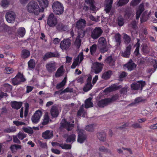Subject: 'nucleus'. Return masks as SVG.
<instances>
[{
  "instance_id": "obj_26",
  "label": "nucleus",
  "mask_w": 157,
  "mask_h": 157,
  "mask_svg": "<svg viewBox=\"0 0 157 157\" xmlns=\"http://www.w3.org/2000/svg\"><path fill=\"white\" fill-rule=\"evenodd\" d=\"M30 55L29 51L26 49H24L21 51V57L23 59L28 57Z\"/></svg>"
},
{
  "instance_id": "obj_31",
  "label": "nucleus",
  "mask_w": 157,
  "mask_h": 157,
  "mask_svg": "<svg viewBox=\"0 0 157 157\" xmlns=\"http://www.w3.org/2000/svg\"><path fill=\"white\" fill-rule=\"evenodd\" d=\"M39 2L40 6H41L42 8L47 7L48 5V0H37Z\"/></svg>"
},
{
  "instance_id": "obj_9",
  "label": "nucleus",
  "mask_w": 157,
  "mask_h": 157,
  "mask_svg": "<svg viewBox=\"0 0 157 157\" xmlns=\"http://www.w3.org/2000/svg\"><path fill=\"white\" fill-rule=\"evenodd\" d=\"M145 85V81H140L132 83L131 85V89L133 90H137L141 88L140 90H142L143 87Z\"/></svg>"
},
{
  "instance_id": "obj_36",
  "label": "nucleus",
  "mask_w": 157,
  "mask_h": 157,
  "mask_svg": "<svg viewBox=\"0 0 157 157\" xmlns=\"http://www.w3.org/2000/svg\"><path fill=\"white\" fill-rule=\"evenodd\" d=\"M123 38L124 40V42L126 44H128L131 41V38L127 34L125 33L123 34Z\"/></svg>"
},
{
  "instance_id": "obj_34",
  "label": "nucleus",
  "mask_w": 157,
  "mask_h": 157,
  "mask_svg": "<svg viewBox=\"0 0 157 157\" xmlns=\"http://www.w3.org/2000/svg\"><path fill=\"white\" fill-rule=\"evenodd\" d=\"M16 131V128L15 126H12L4 129V131L6 133L14 132Z\"/></svg>"
},
{
  "instance_id": "obj_60",
  "label": "nucleus",
  "mask_w": 157,
  "mask_h": 157,
  "mask_svg": "<svg viewBox=\"0 0 157 157\" xmlns=\"http://www.w3.org/2000/svg\"><path fill=\"white\" fill-rule=\"evenodd\" d=\"M64 27V25L62 23H59L57 25L56 28L59 30H62L63 29Z\"/></svg>"
},
{
  "instance_id": "obj_59",
  "label": "nucleus",
  "mask_w": 157,
  "mask_h": 157,
  "mask_svg": "<svg viewBox=\"0 0 157 157\" xmlns=\"http://www.w3.org/2000/svg\"><path fill=\"white\" fill-rule=\"evenodd\" d=\"M144 5L143 3L141 4L139 6L138 10V12H140L142 13V12L144 11Z\"/></svg>"
},
{
  "instance_id": "obj_18",
  "label": "nucleus",
  "mask_w": 157,
  "mask_h": 157,
  "mask_svg": "<svg viewBox=\"0 0 157 157\" xmlns=\"http://www.w3.org/2000/svg\"><path fill=\"white\" fill-rule=\"evenodd\" d=\"M109 99H108L107 98H105L98 101V102L97 105L99 107H104L109 104Z\"/></svg>"
},
{
  "instance_id": "obj_48",
  "label": "nucleus",
  "mask_w": 157,
  "mask_h": 157,
  "mask_svg": "<svg viewBox=\"0 0 157 157\" xmlns=\"http://www.w3.org/2000/svg\"><path fill=\"white\" fill-rule=\"evenodd\" d=\"M121 36L119 33H117L115 35V38L116 42L117 44H120L121 43Z\"/></svg>"
},
{
  "instance_id": "obj_5",
  "label": "nucleus",
  "mask_w": 157,
  "mask_h": 157,
  "mask_svg": "<svg viewBox=\"0 0 157 157\" xmlns=\"http://www.w3.org/2000/svg\"><path fill=\"white\" fill-rule=\"evenodd\" d=\"M57 23V19L53 13L50 14L47 19V23L50 27L55 26Z\"/></svg>"
},
{
  "instance_id": "obj_46",
  "label": "nucleus",
  "mask_w": 157,
  "mask_h": 157,
  "mask_svg": "<svg viewBox=\"0 0 157 157\" xmlns=\"http://www.w3.org/2000/svg\"><path fill=\"white\" fill-rule=\"evenodd\" d=\"M80 38L77 36L75 42V45L78 48H79L81 45V40Z\"/></svg>"
},
{
  "instance_id": "obj_47",
  "label": "nucleus",
  "mask_w": 157,
  "mask_h": 157,
  "mask_svg": "<svg viewBox=\"0 0 157 157\" xmlns=\"http://www.w3.org/2000/svg\"><path fill=\"white\" fill-rule=\"evenodd\" d=\"M117 89V87L113 86L106 88L105 89V90L107 92H110L113 91Z\"/></svg>"
},
{
  "instance_id": "obj_56",
  "label": "nucleus",
  "mask_w": 157,
  "mask_h": 157,
  "mask_svg": "<svg viewBox=\"0 0 157 157\" xmlns=\"http://www.w3.org/2000/svg\"><path fill=\"white\" fill-rule=\"evenodd\" d=\"M117 21V24L120 26H122L124 24V19L122 18L118 17Z\"/></svg>"
},
{
  "instance_id": "obj_40",
  "label": "nucleus",
  "mask_w": 157,
  "mask_h": 157,
  "mask_svg": "<svg viewBox=\"0 0 157 157\" xmlns=\"http://www.w3.org/2000/svg\"><path fill=\"white\" fill-rule=\"evenodd\" d=\"M79 61V57H77L75 59L72 64L71 66V68L72 69L75 68L76 67V66H77L78 65Z\"/></svg>"
},
{
  "instance_id": "obj_29",
  "label": "nucleus",
  "mask_w": 157,
  "mask_h": 157,
  "mask_svg": "<svg viewBox=\"0 0 157 157\" xmlns=\"http://www.w3.org/2000/svg\"><path fill=\"white\" fill-rule=\"evenodd\" d=\"M97 137L100 140L104 142L105 140L106 134L104 132H99L98 134Z\"/></svg>"
},
{
  "instance_id": "obj_10",
  "label": "nucleus",
  "mask_w": 157,
  "mask_h": 157,
  "mask_svg": "<svg viewBox=\"0 0 157 157\" xmlns=\"http://www.w3.org/2000/svg\"><path fill=\"white\" fill-rule=\"evenodd\" d=\"M42 115V112L40 110L36 111L32 117L31 120L32 122L34 123H37L39 121Z\"/></svg>"
},
{
  "instance_id": "obj_63",
  "label": "nucleus",
  "mask_w": 157,
  "mask_h": 157,
  "mask_svg": "<svg viewBox=\"0 0 157 157\" xmlns=\"http://www.w3.org/2000/svg\"><path fill=\"white\" fill-rule=\"evenodd\" d=\"M13 142L14 143H16L18 144H20L21 142L17 138V136H13Z\"/></svg>"
},
{
  "instance_id": "obj_7",
  "label": "nucleus",
  "mask_w": 157,
  "mask_h": 157,
  "mask_svg": "<svg viewBox=\"0 0 157 157\" xmlns=\"http://www.w3.org/2000/svg\"><path fill=\"white\" fill-rule=\"evenodd\" d=\"M103 32V30L101 27H96L91 31V37L94 40L97 39L101 35Z\"/></svg>"
},
{
  "instance_id": "obj_17",
  "label": "nucleus",
  "mask_w": 157,
  "mask_h": 157,
  "mask_svg": "<svg viewBox=\"0 0 157 157\" xmlns=\"http://www.w3.org/2000/svg\"><path fill=\"white\" fill-rule=\"evenodd\" d=\"M92 28L89 27L86 29L85 31L83 29H78V36L77 37L80 38L83 37L85 35V32L88 31H90L92 30Z\"/></svg>"
},
{
  "instance_id": "obj_51",
  "label": "nucleus",
  "mask_w": 157,
  "mask_h": 157,
  "mask_svg": "<svg viewBox=\"0 0 157 157\" xmlns=\"http://www.w3.org/2000/svg\"><path fill=\"white\" fill-rule=\"evenodd\" d=\"M28 65L29 67L33 68L35 67V62L33 59H31L28 62Z\"/></svg>"
},
{
  "instance_id": "obj_38",
  "label": "nucleus",
  "mask_w": 157,
  "mask_h": 157,
  "mask_svg": "<svg viewBox=\"0 0 157 157\" xmlns=\"http://www.w3.org/2000/svg\"><path fill=\"white\" fill-rule=\"evenodd\" d=\"M129 0H119L117 2V5L118 7L124 6L128 3Z\"/></svg>"
},
{
  "instance_id": "obj_43",
  "label": "nucleus",
  "mask_w": 157,
  "mask_h": 157,
  "mask_svg": "<svg viewBox=\"0 0 157 157\" xmlns=\"http://www.w3.org/2000/svg\"><path fill=\"white\" fill-rule=\"evenodd\" d=\"M98 42L101 46L107 45L106 41L105 38L103 37L100 38L99 39Z\"/></svg>"
},
{
  "instance_id": "obj_16",
  "label": "nucleus",
  "mask_w": 157,
  "mask_h": 157,
  "mask_svg": "<svg viewBox=\"0 0 157 157\" xmlns=\"http://www.w3.org/2000/svg\"><path fill=\"white\" fill-rule=\"evenodd\" d=\"M50 113L52 117H57L59 114L58 107L55 105L52 106L50 110Z\"/></svg>"
},
{
  "instance_id": "obj_61",
  "label": "nucleus",
  "mask_w": 157,
  "mask_h": 157,
  "mask_svg": "<svg viewBox=\"0 0 157 157\" xmlns=\"http://www.w3.org/2000/svg\"><path fill=\"white\" fill-rule=\"evenodd\" d=\"M99 150L100 151L103 152H109L110 151L108 149L106 148L104 146H101L99 148Z\"/></svg>"
},
{
  "instance_id": "obj_21",
  "label": "nucleus",
  "mask_w": 157,
  "mask_h": 157,
  "mask_svg": "<svg viewBox=\"0 0 157 157\" xmlns=\"http://www.w3.org/2000/svg\"><path fill=\"white\" fill-rule=\"evenodd\" d=\"M53 136V132L48 130L43 132L42 134V136L44 139H50L52 138Z\"/></svg>"
},
{
  "instance_id": "obj_50",
  "label": "nucleus",
  "mask_w": 157,
  "mask_h": 157,
  "mask_svg": "<svg viewBox=\"0 0 157 157\" xmlns=\"http://www.w3.org/2000/svg\"><path fill=\"white\" fill-rule=\"evenodd\" d=\"M13 70L12 68L10 67H6L4 70V73L6 74H10L12 73Z\"/></svg>"
},
{
  "instance_id": "obj_52",
  "label": "nucleus",
  "mask_w": 157,
  "mask_h": 157,
  "mask_svg": "<svg viewBox=\"0 0 157 157\" xmlns=\"http://www.w3.org/2000/svg\"><path fill=\"white\" fill-rule=\"evenodd\" d=\"M17 136L19 139L22 140L26 137V135L24 133L20 132L17 134Z\"/></svg>"
},
{
  "instance_id": "obj_53",
  "label": "nucleus",
  "mask_w": 157,
  "mask_h": 157,
  "mask_svg": "<svg viewBox=\"0 0 157 157\" xmlns=\"http://www.w3.org/2000/svg\"><path fill=\"white\" fill-rule=\"evenodd\" d=\"M127 75V73L124 71H122L120 72L119 74V77L121 80H122V79L125 77Z\"/></svg>"
},
{
  "instance_id": "obj_30",
  "label": "nucleus",
  "mask_w": 157,
  "mask_h": 157,
  "mask_svg": "<svg viewBox=\"0 0 157 157\" xmlns=\"http://www.w3.org/2000/svg\"><path fill=\"white\" fill-rule=\"evenodd\" d=\"M25 29L23 27L19 28L17 32V34L18 36L21 37H23L25 35Z\"/></svg>"
},
{
  "instance_id": "obj_8",
  "label": "nucleus",
  "mask_w": 157,
  "mask_h": 157,
  "mask_svg": "<svg viewBox=\"0 0 157 157\" xmlns=\"http://www.w3.org/2000/svg\"><path fill=\"white\" fill-rule=\"evenodd\" d=\"M5 18L6 21L8 23H12L15 20L16 14L13 11L11 10L8 11L6 13Z\"/></svg>"
},
{
  "instance_id": "obj_32",
  "label": "nucleus",
  "mask_w": 157,
  "mask_h": 157,
  "mask_svg": "<svg viewBox=\"0 0 157 157\" xmlns=\"http://www.w3.org/2000/svg\"><path fill=\"white\" fill-rule=\"evenodd\" d=\"M76 135L75 134H73L69 136H68L65 141L66 142L71 143V142H73L75 140Z\"/></svg>"
},
{
  "instance_id": "obj_49",
  "label": "nucleus",
  "mask_w": 157,
  "mask_h": 157,
  "mask_svg": "<svg viewBox=\"0 0 157 157\" xmlns=\"http://www.w3.org/2000/svg\"><path fill=\"white\" fill-rule=\"evenodd\" d=\"M100 51L101 53H105L107 52L108 50V47L107 45L101 46L100 48Z\"/></svg>"
},
{
  "instance_id": "obj_19",
  "label": "nucleus",
  "mask_w": 157,
  "mask_h": 157,
  "mask_svg": "<svg viewBox=\"0 0 157 157\" xmlns=\"http://www.w3.org/2000/svg\"><path fill=\"white\" fill-rule=\"evenodd\" d=\"M131 48V46L130 45H128L124 51L122 52L121 56L124 57L128 58L130 55Z\"/></svg>"
},
{
  "instance_id": "obj_4",
  "label": "nucleus",
  "mask_w": 157,
  "mask_h": 157,
  "mask_svg": "<svg viewBox=\"0 0 157 157\" xmlns=\"http://www.w3.org/2000/svg\"><path fill=\"white\" fill-rule=\"evenodd\" d=\"M25 80L23 75L19 72L14 78L12 79V84L15 86L20 84L21 82H24Z\"/></svg>"
},
{
  "instance_id": "obj_1",
  "label": "nucleus",
  "mask_w": 157,
  "mask_h": 157,
  "mask_svg": "<svg viewBox=\"0 0 157 157\" xmlns=\"http://www.w3.org/2000/svg\"><path fill=\"white\" fill-rule=\"evenodd\" d=\"M26 7L29 12L33 13L36 15H38L41 11L37 3L35 1L29 2Z\"/></svg>"
},
{
  "instance_id": "obj_28",
  "label": "nucleus",
  "mask_w": 157,
  "mask_h": 157,
  "mask_svg": "<svg viewBox=\"0 0 157 157\" xmlns=\"http://www.w3.org/2000/svg\"><path fill=\"white\" fill-rule=\"evenodd\" d=\"M22 105V103L21 102H17L16 101L12 102L11 104L12 108L16 109H20Z\"/></svg>"
},
{
  "instance_id": "obj_35",
  "label": "nucleus",
  "mask_w": 157,
  "mask_h": 157,
  "mask_svg": "<svg viewBox=\"0 0 157 157\" xmlns=\"http://www.w3.org/2000/svg\"><path fill=\"white\" fill-rule=\"evenodd\" d=\"M3 89L6 92H10L12 90V86L8 83L5 84L2 86Z\"/></svg>"
},
{
  "instance_id": "obj_39",
  "label": "nucleus",
  "mask_w": 157,
  "mask_h": 157,
  "mask_svg": "<svg viewBox=\"0 0 157 157\" xmlns=\"http://www.w3.org/2000/svg\"><path fill=\"white\" fill-rule=\"evenodd\" d=\"M59 145L60 147L63 149H70L71 148V145L67 144H61L60 145Z\"/></svg>"
},
{
  "instance_id": "obj_25",
  "label": "nucleus",
  "mask_w": 157,
  "mask_h": 157,
  "mask_svg": "<svg viewBox=\"0 0 157 157\" xmlns=\"http://www.w3.org/2000/svg\"><path fill=\"white\" fill-rule=\"evenodd\" d=\"M49 121H51V120L50 119L48 113L47 112L44 116L43 121L42 123V125H46L49 123Z\"/></svg>"
},
{
  "instance_id": "obj_12",
  "label": "nucleus",
  "mask_w": 157,
  "mask_h": 157,
  "mask_svg": "<svg viewBox=\"0 0 157 157\" xmlns=\"http://www.w3.org/2000/svg\"><path fill=\"white\" fill-rule=\"evenodd\" d=\"M79 132H78V138L77 141L78 142L80 143H83L86 139V136L85 135L83 134L84 131L81 130H78Z\"/></svg>"
},
{
  "instance_id": "obj_45",
  "label": "nucleus",
  "mask_w": 157,
  "mask_h": 157,
  "mask_svg": "<svg viewBox=\"0 0 157 157\" xmlns=\"http://www.w3.org/2000/svg\"><path fill=\"white\" fill-rule=\"evenodd\" d=\"M9 4V2L7 0H2L1 2V5L4 8H6Z\"/></svg>"
},
{
  "instance_id": "obj_14",
  "label": "nucleus",
  "mask_w": 157,
  "mask_h": 157,
  "mask_svg": "<svg viewBox=\"0 0 157 157\" xmlns=\"http://www.w3.org/2000/svg\"><path fill=\"white\" fill-rule=\"evenodd\" d=\"M92 77L91 75H89L87 79V83L84 87L83 90L85 92H87L90 90L92 87L91 80Z\"/></svg>"
},
{
  "instance_id": "obj_54",
  "label": "nucleus",
  "mask_w": 157,
  "mask_h": 157,
  "mask_svg": "<svg viewBox=\"0 0 157 157\" xmlns=\"http://www.w3.org/2000/svg\"><path fill=\"white\" fill-rule=\"evenodd\" d=\"M84 105L82 104L81 106L80 107L79 110H78L77 113V116H81L82 114L84 112L83 109Z\"/></svg>"
},
{
  "instance_id": "obj_20",
  "label": "nucleus",
  "mask_w": 157,
  "mask_h": 157,
  "mask_svg": "<svg viewBox=\"0 0 157 157\" xmlns=\"http://www.w3.org/2000/svg\"><path fill=\"white\" fill-rule=\"evenodd\" d=\"M86 21L84 19H81L77 21L76 23V27L78 29H83L86 26Z\"/></svg>"
},
{
  "instance_id": "obj_58",
  "label": "nucleus",
  "mask_w": 157,
  "mask_h": 157,
  "mask_svg": "<svg viewBox=\"0 0 157 157\" xmlns=\"http://www.w3.org/2000/svg\"><path fill=\"white\" fill-rule=\"evenodd\" d=\"M141 0H132L131 2V5L133 6L137 5Z\"/></svg>"
},
{
  "instance_id": "obj_2",
  "label": "nucleus",
  "mask_w": 157,
  "mask_h": 157,
  "mask_svg": "<svg viewBox=\"0 0 157 157\" xmlns=\"http://www.w3.org/2000/svg\"><path fill=\"white\" fill-rule=\"evenodd\" d=\"M52 8L53 12L57 15H61L63 12L64 7L63 5L58 1L54 2L52 5Z\"/></svg>"
},
{
  "instance_id": "obj_15",
  "label": "nucleus",
  "mask_w": 157,
  "mask_h": 157,
  "mask_svg": "<svg viewBox=\"0 0 157 157\" xmlns=\"http://www.w3.org/2000/svg\"><path fill=\"white\" fill-rule=\"evenodd\" d=\"M136 67V65L133 62L132 60H130L124 66V69H127L130 71L133 70Z\"/></svg>"
},
{
  "instance_id": "obj_33",
  "label": "nucleus",
  "mask_w": 157,
  "mask_h": 157,
  "mask_svg": "<svg viewBox=\"0 0 157 157\" xmlns=\"http://www.w3.org/2000/svg\"><path fill=\"white\" fill-rule=\"evenodd\" d=\"M105 61L108 63L110 66H113L115 65V60L113 59L111 56L107 57Z\"/></svg>"
},
{
  "instance_id": "obj_57",
  "label": "nucleus",
  "mask_w": 157,
  "mask_h": 157,
  "mask_svg": "<svg viewBox=\"0 0 157 157\" xmlns=\"http://www.w3.org/2000/svg\"><path fill=\"white\" fill-rule=\"evenodd\" d=\"M13 123L14 124L16 125L17 126H19L20 125H25V123L21 121H13Z\"/></svg>"
},
{
  "instance_id": "obj_23",
  "label": "nucleus",
  "mask_w": 157,
  "mask_h": 157,
  "mask_svg": "<svg viewBox=\"0 0 157 157\" xmlns=\"http://www.w3.org/2000/svg\"><path fill=\"white\" fill-rule=\"evenodd\" d=\"M92 98L90 97L85 101L84 106L87 109L93 107V103L92 101Z\"/></svg>"
},
{
  "instance_id": "obj_42",
  "label": "nucleus",
  "mask_w": 157,
  "mask_h": 157,
  "mask_svg": "<svg viewBox=\"0 0 157 157\" xmlns=\"http://www.w3.org/2000/svg\"><path fill=\"white\" fill-rule=\"evenodd\" d=\"M95 125L94 124H91L87 125L85 129L87 131L89 132H93L94 131Z\"/></svg>"
},
{
  "instance_id": "obj_64",
  "label": "nucleus",
  "mask_w": 157,
  "mask_h": 157,
  "mask_svg": "<svg viewBox=\"0 0 157 157\" xmlns=\"http://www.w3.org/2000/svg\"><path fill=\"white\" fill-rule=\"evenodd\" d=\"M62 74V71L60 68L57 71L55 74V76L56 77H59Z\"/></svg>"
},
{
  "instance_id": "obj_24",
  "label": "nucleus",
  "mask_w": 157,
  "mask_h": 157,
  "mask_svg": "<svg viewBox=\"0 0 157 157\" xmlns=\"http://www.w3.org/2000/svg\"><path fill=\"white\" fill-rule=\"evenodd\" d=\"M112 74V71L110 70L105 71L103 74L101 78L105 80L108 79L110 78Z\"/></svg>"
},
{
  "instance_id": "obj_62",
  "label": "nucleus",
  "mask_w": 157,
  "mask_h": 157,
  "mask_svg": "<svg viewBox=\"0 0 157 157\" xmlns=\"http://www.w3.org/2000/svg\"><path fill=\"white\" fill-rule=\"evenodd\" d=\"M145 12L143 13V16L140 18L141 22V23L146 21L147 20V17L144 16V14H145Z\"/></svg>"
},
{
  "instance_id": "obj_3",
  "label": "nucleus",
  "mask_w": 157,
  "mask_h": 157,
  "mask_svg": "<svg viewBox=\"0 0 157 157\" xmlns=\"http://www.w3.org/2000/svg\"><path fill=\"white\" fill-rule=\"evenodd\" d=\"M74 127V124H71L66 121L65 119L62 120L61 123L60 125L59 129L61 130H63V128H65L68 131H71Z\"/></svg>"
},
{
  "instance_id": "obj_27",
  "label": "nucleus",
  "mask_w": 157,
  "mask_h": 157,
  "mask_svg": "<svg viewBox=\"0 0 157 157\" xmlns=\"http://www.w3.org/2000/svg\"><path fill=\"white\" fill-rule=\"evenodd\" d=\"M22 146L20 145L14 144L11 145L10 148L13 153L16 151L21 149Z\"/></svg>"
},
{
  "instance_id": "obj_11",
  "label": "nucleus",
  "mask_w": 157,
  "mask_h": 157,
  "mask_svg": "<svg viewBox=\"0 0 157 157\" xmlns=\"http://www.w3.org/2000/svg\"><path fill=\"white\" fill-rule=\"evenodd\" d=\"M93 71L96 74L100 72L103 68L102 64L101 63H94L92 67Z\"/></svg>"
},
{
  "instance_id": "obj_41",
  "label": "nucleus",
  "mask_w": 157,
  "mask_h": 157,
  "mask_svg": "<svg viewBox=\"0 0 157 157\" xmlns=\"http://www.w3.org/2000/svg\"><path fill=\"white\" fill-rule=\"evenodd\" d=\"M47 56L48 58H50L52 57H58L59 55L58 54L56 53H52L49 52L46 53Z\"/></svg>"
},
{
  "instance_id": "obj_22",
  "label": "nucleus",
  "mask_w": 157,
  "mask_h": 157,
  "mask_svg": "<svg viewBox=\"0 0 157 157\" xmlns=\"http://www.w3.org/2000/svg\"><path fill=\"white\" fill-rule=\"evenodd\" d=\"M113 0H106L105 10L106 13H109L111 9L113 4Z\"/></svg>"
},
{
  "instance_id": "obj_6",
  "label": "nucleus",
  "mask_w": 157,
  "mask_h": 157,
  "mask_svg": "<svg viewBox=\"0 0 157 157\" xmlns=\"http://www.w3.org/2000/svg\"><path fill=\"white\" fill-rule=\"evenodd\" d=\"M71 41L69 38L63 39L60 43V47L63 51L67 50L70 47Z\"/></svg>"
},
{
  "instance_id": "obj_55",
  "label": "nucleus",
  "mask_w": 157,
  "mask_h": 157,
  "mask_svg": "<svg viewBox=\"0 0 157 157\" xmlns=\"http://www.w3.org/2000/svg\"><path fill=\"white\" fill-rule=\"evenodd\" d=\"M97 49V45L96 44H93L90 48V52L91 54L92 55L95 52Z\"/></svg>"
},
{
  "instance_id": "obj_13",
  "label": "nucleus",
  "mask_w": 157,
  "mask_h": 157,
  "mask_svg": "<svg viewBox=\"0 0 157 157\" xmlns=\"http://www.w3.org/2000/svg\"><path fill=\"white\" fill-rule=\"evenodd\" d=\"M46 67L47 70L50 73L55 71L56 69V64L54 62L48 63L46 64Z\"/></svg>"
},
{
  "instance_id": "obj_44",
  "label": "nucleus",
  "mask_w": 157,
  "mask_h": 157,
  "mask_svg": "<svg viewBox=\"0 0 157 157\" xmlns=\"http://www.w3.org/2000/svg\"><path fill=\"white\" fill-rule=\"evenodd\" d=\"M22 129L25 132L29 134H32L33 132V130L32 128L30 127L26 128L23 127L22 128Z\"/></svg>"
},
{
  "instance_id": "obj_37",
  "label": "nucleus",
  "mask_w": 157,
  "mask_h": 157,
  "mask_svg": "<svg viewBox=\"0 0 157 157\" xmlns=\"http://www.w3.org/2000/svg\"><path fill=\"white\" fill-rule=\"evenodd\" d=\"M66 80L67 78L65 77L61 82L57 84L56 86V88L59 89L63 86L66 83Z\"/></svg>"
}]
</instances>
